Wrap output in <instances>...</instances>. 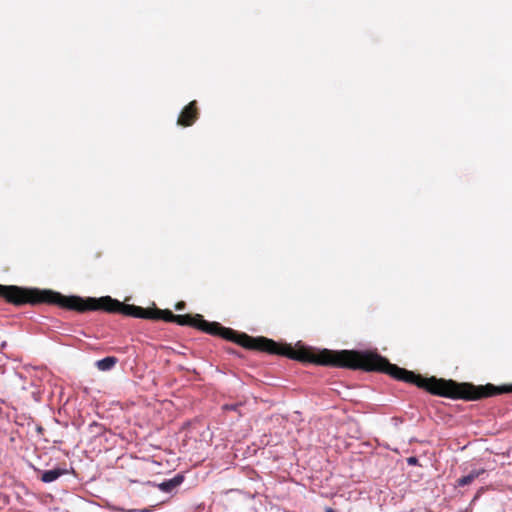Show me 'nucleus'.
Returning <instances> with one entry per match:
<instances>
[{"instance_id": "obj_1", "label": "nucleus", "mask_w": 512, "mask_h": 512, "mask_svg": "<svg viewBox=\"0 0 512 512\" xmlns=\"http://www.w3.org/2000/svg\"><path fill=\"white\" fill-rule=\"evenodd\" d=\"M180 326H190L212 336L234 342L245 349L281 355L303 363L345 368L351 370H363L374 372L377 352L359 350H315L310 347H292L289 344H281L272 339L259 336L252 337L246 333L237 332L231 328L222 326L219 322H209L201 314L177 315L176 322Z\"/></svg>"}, {"instance_id": "obj_2", "label": "nucleus", "mask_w": 512, "mask_h": 512, "mask_svg": "<svg viewBox=\"0 0 512 512\" xmlns=\"http://www.w3.org/2000/svg\"><path fill=\"white\" fill-rule=\"evenodd\" d=\"M374 372L385 373L396 380L414 384L418 388L424 389L433 395L451 399L474 401L512 392V385L495 386L493 384H486L476 386L472 383H458L451 379L446 380L436 378L435 376L423 377L413 371L390 363L387 358L381 356L379 353H377Z\"/></svg>"}, {"instance_id": "obj_3", "label": "nucleus", "mask_w": 512, "mask_h": 512, "mask_svg": "<svg viewBox=\"0 0 512 512\" xmlns=\"http://www.w3.org/2000/svg\"><path fill=\"white\" fill-rule=\"evenodd\" d=\"M77 303H75L74 311L83 313L87 311H104L107 313H117L124 316L134 318L149 319V320H163L165 322H176L177 315L172 311L165 309L161 310L154 308H143L133 304H126L110 296H103L100 298H82L78 296Z\"/></svg>"}, {"instance_id": "obj_4", "label": "nucleus", "mask_w": 512, "mask_h": 512, "mask_svg": "<svg viewBox=\"0 0 512 512\" xmlns=\"http://www.w3.org/2000/svg\"><path fill=\"white\" fill-rule=\"evenodd\" d=\"M0 297L13 305H55L62 309L74 310L78 296H65L49 289L24 288L19 286H5L0 284Z\"/></svg>"}, {"instance_id": "obj_5", "label": "nucleus", "mask_w": 512, "mask_h": 512, "mask_svg": "<svg viewBox=\"0 0 512 512\" xmlns=\"http://www.w3.org/2000/svg\"><path fill=\"white\" fill-rule=\"evenodd\" d=\"M199 117L197 101L193 100L186 105L177 119V124L183 127L192 126Z\"/></svg>"}, {"instance_id": "obj_6", "label": "nucleus", "mask_w": 512, "mask_h": 512, "mask_svg": "<svg viewBox=\"0 0 512 512\" xmlns=\"http://www.w3.org/2000/svg\"><path fill=\"white\" fill-rule=\"evenodd\" d=\"M184 480V476L177 474L172 479L166 480L160 484H158V488L166 493L172 492L176 489Z\"/></svg>"}, {"instance_id": "obj_7", "label": "nucleus", "mask_w": 512, "mask_h": 512, "mask_svg": "<svg viewBox=\"0 0 512 512\" xmlns=\"http://www.w3.org/2000/svg\"><path fill=\"white\" fill-rule=\"evenodd\" d=\"M68 473L67 469L54 468L52 470H46L41 474L40 479L45 483H50L57 480L59 477Z\"/></svg>"}, {"instance_id": "obj_8", "label": "nucleus", "mask_w": 512, "mask_h": 512, "mask_svg": "<svg viewBox=\"0 0 512 512\" xmlns=\"http://www.w3.org/2000/svg\"><path fill=\"white\" fill-rule=\"evenodd\" d=\"M486 472L485 469L472 470L468 475L459 478L456 482V486L463 487L471 484L475 479L479 478Z\"/></svg>"}, {"instance_id": "obj_9", "label": "nucleus", "mask_w": 512, "mask_h": 512, "mask_svg": "<svg viewBox=\"0 0 512 512\" xmlns=\"http://www.w3.org/2000/svg\"><path fill=\"white\" fill-rule=\"evenodd\" d=\"M118 362L114 356H108L96 362V367L101 371L111 370Z\"/></svg>"}, {"instance_id": "obj_10", "label": "nucleus", "mask_w": 512, "mask_h": 512, "mask_svg": "<svg viewBox=\"0 0 512 512\" xmlns=\"http://www.w3.org/2000/svg\"><path fill=\"white\" fill-rule=\"evenodd\" d=\"M417 462H418V460H417V458H416V457H409V458L407 459V463H408L409 465H415Z\"/></svg>"}, {"instance_id": "obj_11", "label": "nucleus", "mask_w": 512, "mask_h": 512, "mask_svg": "<svg viewBox=\"0 0 512 512\" xmlns=\"http://www.w3.org/2000/svg\"><path fill=\"white\" fill-rule=\"evenodd\" d=\"M184 303L183 302H180L176 305V309L179 310V309H182L184 307Z\"/></svg>"}, {"instance_id": "obj_12", "label": "nucleus", "mask_w": 512, "mask_h": 512, "mask_svg": "<svg viewBox=\"0 0 512 512\" xmlns=\"http://www.w3.org/2000/svg\"><path fill=\"white\" fill-rule=\"evenodd\" d=\"M224 408L225 409H235V406L234 405H231V406L225 405Z\"/></svg>"}, {"instance_id": "obj_13", "label": "nucleus", "mask_w": 512, "mask_h": 512, "mask_svg": "<svg viewBox=\"0 0 512 512\" xmlns=\"http://www.w3.org/2000/svg\"><path fill=\"white\" fill-rule=\"evenodd\" d=\"M325 512H336V511L334 509L328 507V508H326Z\"/></svg>"}, {"instance_id": "obj_14", "label": "nucleus", "mask_w": 512, "mask_h": 512, "mask_svg": "<svg viewBox=\"0 0 512 512\" xmlns=\"http://www.w3.org/2000/svg\"><path fill=\"white\" fill-rule=\"evenodd\" d=\"M482 490H483V488H481V489H480V491L477 493V495H475L474 500H475V499H477V498L479 497V495H480V493L482 492Z\"/></svg>"}]
</instances>
